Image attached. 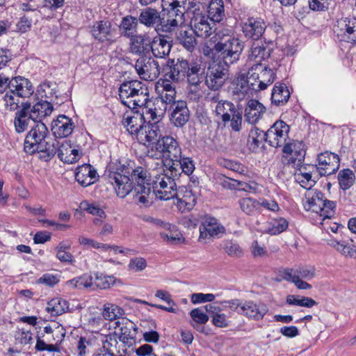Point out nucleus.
<instances>
[{"instance_id": "43", "label": "nucleus", "mask_w": 356, "mask_h": 356, "mask_svg": "<svg viewBox=\"0 0 356 356\" xmlns=\"http://www.w3.org/2000/svg\"><path fill=\"white\" fill-rule=\"evenodd\" d=\"M42 145L37 146V152L38 158L44 161H48L51 159L57 152V147L58 142L45 140L41 143Z\"/></svg>"}, {"instance_id": "57", "label": "nucleus", "mask_w": 356, "mask_h": 356, "mask_svg": "<svg viewBox=\"0 0 356 356\" xmlns=\"http://www.w3.org/2000/svg\"><path fill=\"white\" fill-rule=\"evenodd\" d=\"M238 203L241 211L249 216L254 215L259 209V201L252 197L241 198Z\"/></svg>"}, {"instance_id": "18", "label": "nucleus", "mask_w": 356, "mask_h": 356, "mask_svg": "<svg viewBox=\"0 0 356 356\" xmlns=\"http://www.w3.org/2000/svg\"><path fill=\"white\" fill-rule=\"evenodd\" d=\"M267 306L261 302L257 303L253 300H245L241 305V309L238 314L254 321L261 320L268 312Z\"/></svg>"}, {"instance_id": "52", "label": "nucleus", "mask_w": 356, "mask_h": 356, "mask_svg": "<svg viewBox=\"0 0 356 356\" xmlns=\"http://www.w3.org/2000/svg\"><path fill=\"white\" fill-rule=\"evenodd\" d=\"M68 308L67 301L60 298H56L48 302L47 310L51 312L52 315L58 316L65 313Z\"/></svg>"}, {"instance_id": "61", "label": "nucleus", "mask_w": 356, "mask_h": 356, "mask_svg": "<svg viewBox=\"0 0 356 356\" xmlns=\"http://www.w3.org/2000/svg\"><path fill=\"white\" fill-rule=\"evenodd\" d=\"M115 282V278L113 276H108L102 273H96L93 284L101 289H106L113 286Z\"/></svg>"}, {"instance_id": "38", "label": "nucleus", "mask_w": 356, "mask_h": 356, "mask_svg": "<svg viewBox=\"0 0 356 356\" xmlns=\"http://www.w3.org/2000/svg\"><path fill=\"white\" fill-rule=\"evenodd\" d=\"M32 120L30 113L29 112V106H24L22 104V108L15 113L14 125L16 132L20 134L25 131Z\"/></svg>"}, {"instance_id": "31", "label": "nucleus", "mask_w": 356, "mask_h": 356, "mask_svg": "<svg viewBox=\"0 0 356 356\" xmlns=\"http://www.w3.org/2000/svg\"><path fill=\"white\" fill-rule=\"evenodd\" d=\"M266 112L265 106L259 101L250 99L245 108V118L250 124L257 123Z\"/></svg>"}, {"instance_id": "21", "label": "nucleus", "mask_w": 356, "mask_h": 356, "mask_svg": "<svg viewBox=\"0 0 356 356\" xmlns=\"http://www.w3.org/2000/svg\"><path fill=\"white\" fill-rule=\"evenodd\" d=\"M230 91L233 98L236 100H242L246 97L253 95V91L245 80V74L242 73L238 74L231 83Z\"/></svg>"}, {"instance_id": "62", "label": "nucleus", "mask_w": 356, "mask_h": 356, "mask_svg": "<svg viewBox=\"0 0 356 356\" xmlns=\"http://www.w3.org/2000/svg\"><path fill=\"white\" fill-rule=\"evenodd\" d=\"M225 252L232 257H241L243 254L242 248L236 241H225L222 246Z\"/></svg>"}, {"instance_id": "19", "label": "nucleus", "mask_w": 356, "mask_h": 356, "mask_svg": "<svg viewBox=\"0 0 356 356\" xmlns=\"http://www.w3.org/2000/svg\"><path fill=\"white\" fill-rule=\"evenodd\" d=\"M193 16L191 20V29L198 37L207 38L211 35V27L209 23V17L203 15L200 10H193Z\"/></svg>"}, {"instance_id": "50", "label": "nucleus", "mask_w": 356, "mask_h": 356, "mask_svg": "<svg viewBox=\"0 0 356 356\" xmlns=\"http://www.w3.org/2000/svg\"><path fill=\"white\" fill-rule=\"evenodd\" d=\"M225 9L222 0H211L208 6L207 17L213 22H219L224 18Z\"/></svg>"}, {"instance_id": "22", "label": "nucleus", "mask_w": 356, "mask_h": 356, "mask_svg": "<svg viewBox=\"0 0 356 356\" xmlns=\"http://www.w3.org/2000/svg\"><path fill=\"white\" fill-rule=\"evenodd\" d=\"M161 131L155 124L145 123L136 136L138 141L140 143L155 145L157 140L161 139Z\"/></svg>"}, {"instance_id": "53", "label": "nucleus", "mask_w": 356, "mask_h": 356, "mask_svg": "<svg viewBox=\"0 0 356 356\" xmlns=\"http://www.w3.org/2000/svg\"><path fill=\"white\" fill-rule=\"evenodd\" d=\"M306 197V201L304 203V207L306 210H311L313 212L318 213L321 205L323 204V194L321 192H316L310 197L309 193Z\"/></svg>"}, {"instance_id": "46", "label": "nucleus", "mask_w": 356, "mask_h": 356, "mask_svg": "<svg viewBox=\"0 0 356 356\" xmlns=\"http://www.w3.org/2000/svg\"><path fill=\"white\" fill-rule=\"evenodd\" d=\"M290 97V92L285 84L276 83L271 94L272 103L276 106L286 104Z\"/></svg>"}, {"instance_id": "17", "label": "nucleus", "mask_w": 356, "mask_h": 356, "mask_svg": "<svg viewBox=\"0 0 356 356\" xmlns=\"http://www.w3.org/2000/svg\"><path fill=\"white\" fill-rule=\"evenodd\" d=\"M170 122L177 127H184L189 120L190 111L185 101L179 100L171 104Z\"/></svg>"}, {"instance_id": "56", "label": "nucleus", "mask_w": 356, "mask_h": 356, "mask_svg": "<svg viewBox=\"0 0 356 356\" xmlns=\"http://www.w3.org/2000/svg\"><path fill=\"white\" fill-rule=\"evenodd\" d=\"M355 176L350 169L341 170L338 174L339 186L343 191L349 189L355 183Z\"/></svg>"}, {"instance_id": "23", "label": "nucleus", "mask_w": 356, "mask_h": 356, "mask_svg": "<svg viewBox=\"0 0 356 356\" xmlns=\"http://www.w3.org/2000/svg\"><path fill=\"white\" fill-rule=\"evenodd\" d=\"M74 128L72 120L68 117L60 115L51 123V131L56 137L65 138L70 135Z\"/></svg>"}, {"instance_id": "3", "label": "nucleus", "mask_w": 356, "mask_h": 356, "mask_svg": "<svg viewBox=\"0 0 356 356\" xmlns=\"http://www.w3.org/2000/svg\"><path fill=\"white\" fill-rule=\"evenodd\" d=\"M216 38V47L222 63L230 65L239 60L244 44L241 40L232 34L230 30L217 31Z\"/></svg>"}, {"instance_id": "16", "label": "nucleus", "mask_w": 356, "mask_h": 356, "mask_svg": "<svg viewBox=\"0 0 356 356\" xmlns=\"http://www.w3.org/2000/svg\"><path fill=\"white\" fill-rule=\"evenodd\" d=\"M283 152L286 155L288 164L299 166L305 159V144L301 141H293L284 145Z\"/></svg>"}, {"instance_id": "5", "label": "nucleus", "mask_w": 356, "mask_h": 356, "mask_svg": "<svg viewBox=\"0 0 356 356\" xmlns=\"http://www.w3.org/2000/svg\"><path fill=\"white\" fill-rule=\"evenodd\" d=\"M147 156L152 159L165 158L172 163L181 158V147L175 138L170 136L162 137L157 140L155 145L152 146L147 152Z\"/></svg>"}, {"instance_id": "11", "label": "nucleus", "mask_w": 356, "mask_h": 356, "mask_svg": "<svg viewBox=\"0 0 356 356\" xmlns=\"http://www.w3.org/2000/svg\"><path fill=\"white\" fill-rule=\"evenodd\" d=\"M334 31L339 40L356 43V17H349L337 20Z\"/></svg>"}, {"instance_id": "13", "label": "nucleus", "mask_w": 356, "mask_h": 356, "mask_svg": "<svg viewBox=\"0 0 356 356\" xmlns=\"http://www.w3.org/2000/svg\"><path fill=\"white\" fill-rule=\"evenodd\" d=\"M318 170L321 176H327L336 172L339 168V157L337 154L325 152L318 156Z\"/></svg>"}, {"instance_id": "30", "label": "nucleus", "mask_w": 356, "mask_h": 356, "mask_svg": "<svg viewBox=\"0 0 356 356\" xmlns=\"http://www.w3.org/2000/svg\"><path fill=\"white\" fill-rule=\"evenodd\" d=\"M175 197L177 200V207L183 211H190L196 203L195 195L186 186H179Z\"/></svg>"}, {"instance_id": "12", "label": "nucleus", "mask_w": 356, "mask_h": 356, "mask_svg": "<svg viewBox=\"0 0 356 356\" xmlns=\"http://www.w3.org/2000/svg\"><path fill=\"white\" fill-rule=\"evenodd\" d=\"M289 127L282 120L276 121L273 125L265 132L266 141L273 147H279L286 144L288 138Z\"/></svg>"}, {"instance_id": "2", "label": "nucleus", "mask_w": 356, "mask_h": 356, "mask_svg": "<svg viewBox=\"0 0 356 356\" xmlns=\"http://www.w3.org/2000/svg\"><path fill=\"white\" fill-rule=\"evenodd\" d=\"M131 170V166L126 160H117L108 166V181L113 186L117 196L120 198H124L132 191Z\"/></svg>"}, {"instance_id": "6", "label": "nucleus", "mask_w": 356, "mask_h": 356, "mask_svg": "<svg viewBox=\"0 0 356 356\" xmlns=\"http://www.w3.org/2000/svg\"><path fill=\"white\" fill-rule=\"evenodd\" d=\"M175 178L168 174L155 176L152 181L151 192L160 200H168L175 197L177 191Z\"/></svg>"}, {"instance_id": "37", "label": "nucleus", "mask_w": 356, "mask_h": 356, "mask_svg": "<svg viewBox=\"0 0 356 356\" xmlns=\"http://www.w3.org/2000/svg\"><path fill=\"white\" fill-rule=\"evenodd\" d=\"M144 114L136 113L134 115L127 116L123 120V124L127 130L131 135H138L142 127L146 123L145 121Z\"/></svg>"}, {"instance_id": "29", "label": "nucleus", "mask_w": 356, "mask_h": 356, "mask_svg": "<svg viewBox=\"0 0 356 356\" xmlns=\"http://www.w3.org/2000/svg\"><path fill=\"white\" fill-rule=\"evenodd\" d=\"M129 40V51L130 53L142 56L149 51L151 41L146 34H136Z\"/></svg>"}, {"instance_id": "34", "label": "nucleus", "mask_w": 356, "mask_h": 356, "mask_svg": "<svg viewBox=\"0 0 356 356\" xmlns=\"http://www.w3.org/2000/svg\"><path fill=\"white\" fill-rule=\"evenodd\" d=\"M195 170V165L193 161L189 158H179L175 161L170 166L169 172L171 176L177 177L180 175V170L187 175H190Z\"/></svg>"}, {"instance_id": "47", "label": "nucleus", "mask_w": 356, "mask_h": 356, "mask_svg": "<svg viewBox=\"0 0 356 356\" xmlns=\"http://www.w3.org/2000/svg\"><path fill=\"white\" fill-rule=\"evenodd\" d=\"M236 110H238V105L235 106L232 102L226 100H221L215 108L216 114L221 116L225 123L229 122L231 115L235 113Z\"/></svg>"}, {"instance_id": "7", "label": "nucleus", "mask_w": 356, "mask_h": 356, "mask_svg": "<svg viewBox=\"0 0 356 356\" xmlns=\"http://www.w3.org/2000/svg\"><path fill=\"white\" fill-rule=\"evenodd\" d=\"M229 66L221 61L210 64L205 76L209 88L216 91L222 87L229 78Z\"/></svg>"}, {"instance_id": "1", "label": "nucleus", "mask_w": 356, "mask_h": 356, "mask_svg": "<svg viewBox=\"0 0 356 356\" xmlns=\"http://www.w3.org/2000/svg\"><path fill=\"white\" fill-rule=\"evenodd\" d=\"M119 96L121 102L129 108H142L149 120L159 122L165 113L167 104L159 99L149 100L148 88L138 80L125 81L120 85Z\"/></svg>"}, {"instance_id": "36", "label": "nucleus", "mask_w": 356, "mask_h": 356, "mask_svg": "<svg viewBox=\"0 0 356 356\" xmlns=\"http://www.w3.org/2000/svg\"><path fill=\"white\" fill-rule=\"evenodd\" d=\"M170 10L175 11L180 15H183L188 12L193 13V10L199 11L201 8H204L200 2L188 1V0H172L170 3Z\"/></svg>"}, {"instance_id": "49", "label": "nucleus", "mask_w": 356, "mask_h": 356, "mask_svg": "<svg viewBox=\"0 0 356 356\" xmlns=\"http://www.w3.org/2000/svg\"><path fill=\"white\" fill-rule=\"evenodd\" d=\"M288 226L289 223L285 218H273L266 222L264 232L270 235H277L285 231Z\"/></svg>"}, {"instance_id": "54", "label": "nucleus", "mask_w": 356, "mask_h": 356, "mask_svg": "<svg viewBox=\"0 0 356 356\" xmlns=\"http://www.w3.org/2000/svg\"><path fill=\"white\" fill-rule=\"evenodd\" d=\"M66 284L72 289H83L93 285V279L90 275L83 274L81 276L68 280Z\"/></svg>"}, {"instance_id": "8", "label": "nucleus", "mask_w": 356, "mask_h": 356, "mask_svg": "<svg viewBox=\"0 0 356 356\" xmlns=\"http://www.w3.org/2000/svg\"><path fill=\"white\" fill-rule=\"evenodd\" d=\"M49 131L42 122L34 123L26 134L24 142V151L28 154H33L37 152V146L48 138Z\"/></svg>"}, {"instance_id": "51", "label": "nucleus", "mask_w": 356, "mask_h": 356, "mask_svg": "<svg viewBox=\"0 0 356 356\" xmlns=\"http://www.w3.org/2000/svg\"><path fill=\"white\" fill-rule=\"evenodd\" d=\"M292 273L291 270H282L280 271L279 276L281 277V280L293 283L298 289L306 290L312 289L311 284L302 279H298V277H296L293 274L292 275Z\"/></svg>"}, {"instance_id": "63", "label": "nucleus", "mask_w": 356, "mask_h": 356, "mask_svg": "<svg viewBox=\"0 0 356 356\" xmlns=\"http://www.w3.org/2000/svg\"><path fill=\"white\" fill-rule=\"evenodd\" d=\"M259 79L258 72H256L255 67H252L247 74H245V80L253 92L261 90V88L259 87Z\"/></svg>"}, {"instance_id": "27", "label": "nucleus", "mask_w": 356, "mask_h": 356, "mask_svg": "<svg viewBox=\"0 0 356 356\" xmlns=\"http://www.w3.org/2000/svg\"><path fill=\"white\" fill-rule=\"evenodd\" d=\"M171 48L172 41L164 35L155 37L150 44L151 51L156 58H165L169 55Z\"/></svg>"}, {"instance_id": "15", "label": "nucleus", "mask_w": 356, "mask_h": 356, "mask_svg": "<svg viewBox=\"0 0 356 356\" xmlns=\"http://www.w3.org/2000/svg\"><path fill=\"white\" fill-rule=\"evenodd\" d=\"M241 27L246 38L257 40L264 34L266 25L260 17H249L242 22Z\"/></svg>"}, {"instance_id": "59", "label": "nucleus", "mask_w": 356, "mask_h": 356, "mask_svg": "<svg viewBox=\"0 0 356 356\" xmlns=\"http://www.w3.org/2000/svg\"><path fill=\"white\" fill-rule=\"evenodd\" d=\"M330 244L345 257L350 258L356 257V247L353 245H348L344 241L339 242L337 241H331Z\"/></svg>"}, {"instance_id": "45", "label": "nucleus", "mask_w": 356, "mask_h": 356, "mask_svg": "<svg viewBox=\"0 0 356 356\" xmlns=\"http://www.w3.org/2000/svg\"><path fill=\"white\" fill-rule=\"evenodd\" d=\"M255 70L258 72L259 84L261 87V90H265L267 87L271 85L275 80V74L271 69L266 67H263L261 64H257Z\"/></svg>"}, {"instance_id": "48", "label": "nucleus", "mask_w": 356, "mask_h": 356, "mask_svg": "<svg viewBox=\"0 0 356 356\" xmlns=\"http://www.w3.org/2000/svg\"><path fill=\"white\" fill-rule=\"evenodd\" d=\"M102 315L105 320L112 321L123 316L124 311L121 307L114 303L106 302L103 305Z\"/></svg>"}, {"instance_id": "55", "label": "nucleus", "mask_w": 356, "mask_h": 356, "mask_svg": "<svg viewBox=\"0 0 356 356\" xmlns=\"http://www.w3.org/2000/svg\"><path fill=\"white\" fill-rule=\"evenodd\" d=\"M268 52L262 44L259 42H254L251 46L250 51L248 54V58L260 64L259 63L265 58L268 57Z\"/></svg>"}, {"instance_id": "33", "label": "nucleus", "mask_w": 356, "mask_h": 356, "mask_svg": "<svg viewBox=\"0 0 356 356\" xmlns=\"http://www.w3.org/2000/svg\"><path fill=\"white\" fill-rule=\"evenodd\" d=\"M56 153L60 161L66 163H75L80 158L79 150L73 148L71 143L67 140L61 144L58 143Z\"/></svg>"}, {"instance_id": "40", "label": "nucleus", "mask_w": 356, "mask_h": 356, "mask_svg": "<svg viewBox=\"0 0 356 356\" xmlns=\"http://www.w3.org/2000/svg\"><path fill=\"white\" fill-rule=\"evenodd\" d=\"M188 69H186V78L189 84L192 86L199 85L203 80L204 70L201 65L196 62L189 63L188 61Z\"/></svg>"}, {"instance_id": "32", "label": "nucleus", "mask_w": 356, "mask_h": 356, "mask_svg": "<svg viewBox=\"0 0 356 356\" xmlns=\"http://www.w3.org/2000/svg\"><path fill=\"white\" fill-rule=\"evenodd\" d=\"M184 16L175 11L169 10L166 20L162 18V22L157 28L156 32L170 33L175 31L179 26L184 23Z\"/></svg>"}, {"instance_id": "41", "label": "nucleus", "mask_w": 356, "mask_h": 356, "mask_svg": "<svg viewBox=\"0 0 356 356\" xmlns=\"http://www.w3.org/2000/svg\"><path fill=\"white\" fill-rule=\"evenodd\" d=\"M195 32L191 29L181 27L177 33V40L188 51H193L197 44V40L194 35Z\"/></svg>"}, {"instance_id": "9", "label": "nucleus", "mask_w": 356, "mask_h": 356, "mask_svg": "<svg viewBox=\"0 0 356 356\" xmlns=\"http://www.w3.org/2000/svg\"><path fill=\"white\" fill-rule=\"evenodd\" d=\"M135 69L140 78L145 81L155 80L161 73L158 61L145 56H142L136 60Z\"/></svg>"}, {"instance_id": "28", "label": "nucleus", "mask_w": 356, "mask_h": 356, "mask_svg": "<svg viewBox=\"0 0 356 356\" xmlns=\"http://www.w3.org/2000/svg\"><path fill=\"white\" fill-rule=\"evenodd\" d=\"M10 90L22 98L30 97L34 92L31 81L22 76H16L11 79Z\"/></svg>"}, {"instance_id": "20", "label": "nucleus", "mask_w": 356, "mask_h": 356, "mask_svg": "<svg viewBox=\"0 0 356 356\" xmlns=\"http://www.w3.org/2000/svg\"><path fill=\"white\" fill-rule=\"evenodd\" d=\"M200 238H209L225 232V227L214 218H206L199 227Z\"/></svg>"}, {"instance_id": "35", "label": "nucleus", "mask_w": 356, "mask_h": 356, "mask_svg": "<svg viewBox=\"0 0 356 356\" xmlns=\"http://www.w3.org/2000/svg\"><path fill=\"white\" fill-rule=\"evenodd\" d=\"M222 308L216 305H206V311L211 314L212 323L218 327H227L230 324V321L225 314L222 313Z\"/></svg>"}, {"instance_id": "4", "label": "nucleus", "mask_w": 356, "mask_h": 356, "mask_svg": "<svg viewBox=\"0 0 356 356\" xmlns=\"http://www.w3.org/2000/svg\"><path fill=\"white\" fill-rule=\"evenodd\" d=\"M130 176L132 179V191L135 203L140 207H148L151 204V175L143 167L131 168Z\"/></svg>"}, {"instance_id": "64", "label": "nucleus", "mask_w": 356, "mask_h": 356, "mask_svg": "<svg viewBox=\"0 0 356 356\" xmlns=\"http://www.w3.org/2000/svg\"><path fill=\"white\" fill-rule=\"evenodd\" d=\"M336 204L333 201L323 199V204L321 205L319 210L320 216L323 217V219L331 218L334 214V209Z\"/></svg>"}, {"instance_id": "25", "label": "nucleus", "mask_w": 356, "mask_h": 356, "mask_svg": "<svg viewBox=\"0 0 356 356\" xmlns=\"http://www.w3.org/2000/svg\"><path fill=\"white\" fill-rule=\"evenodd\" d=\"M98 175L96 170L90 164H83L79 166L75 174V179L78 183L86 187L94 184Z\"/></svg>"}, {"instance_id": "24", "label": "nucleus", "mask_w": 356, "mask_h": 356, "mask_svg": "<svg viewBox=\"0 0 356 356\" xmlns=\"http://www.w3.org/2000/svg\"><path fill=\"white\" fill-rule=\"evenodd\" d=\"M138 20L141 24L147 28H152L156 31L162 22L160 12L151 7L141 10Z\"/></svg>"}, {"instance_id": "42", "label": "nucleus", "mask_w": 356, "mask_h": 356, "mask_svg": "<svg viewBox=\"0 0 356 356\" xmlns=\"http://www.w3.org/2000/svg\"><path fill=\"white\" fill-rule=\"evenodd\" d=\"M102 347L97 349L93 356H117L114 353L118 343L116 335H106L102 340Z\"/></svg>"}, {"instance_id": "14", "label": "nucleus", "mask_w": 356, "mask_h": 356, "mask_svg": "<svg viewBox=\"0 0 356 356\" xmlns=\"http://www.w3.org/2000/svg\"><path fill=\"white\" fill-rule=\"evenodd\" d=\"M90 32L95 40L110 43L115 41V29L108 21L101 20L94 23Z\"/></svg>"}, {"instance_id": "58", "label": "nucleus", "mask_w": 356, "mask_h": 356, "mask_svg": "<svg viewBox=\"0 0 356 356\" xmlns=\"http://www.w3.org/2000/svg\"><path fill=\"white\" fill-rule=\"evenodd\" d=\"M37 93L41 97H45L51 100L54 97L56 98L58 97L56 84L49 81H45L40 84L38 88Z\"/></svg>"}, {"instance_id": "26", "label": "nucleus", "mask_w": 356, "mask_h": 356, "mask_svg": "<svg viewBox=\"0 0 356 356\" xmlns=\"http://www.w3.org/2000/svg\"><path fill=\"white\" fill-rule=\"evenodd\" d=\"M23 104L24 106H29V112L34 123H37L39 121L42 122V119L50 115L54 110L52 104L47 101L39 102L32 107L30 103Z\"/></svg>"}, {"instance_id": "10", "label": "nucleus", "mask_w": 356, "mask_h": 356, "mask_svg": "<svg viewBox=\"0 0 356 356\" xmlns=\"http://www.w3.org/2000/svg\"><path fill=\"white\" fill-rule=\"evenodd\" d=\"M186 69H188L186 60L175 62L174 59H168L162 68L163 79L175 83L183 81L186 78Z\"/></svg>"}, {"instance_id": "60", "label": "nucleus", "mask_w": 356, "mask_h": 356, "mask_svg": "<svg viewBox=\"0 0 356 356\" xmlns=\"http://www.w3.org/2000/svg\"><path fill=\"white\" fill-rule=\"evenodd\" d=\"M284 270H291L293 275L298 277V279L311 280L316 276V270L314 267L309 266H298L296 268H284ZM293 275V273H291Z\"/></svg>"}, {"instance_id": "39", "label": "nucleus", "mask_w": 356, "mask_h": 356, "mask_svg": "<svg viewBox=\"0 0 356 356\" xmlns=\"http://www.w3.org/2000/svg\"><path fill=\"white\" fill-rule=\"evenodd\" d=\"M138 22L137 18L130 15L123 17L119 26L120 34L127 38L138 34Z\"/></svg>"}, {"instance_id": "44", "label": "nucleus", "mask_w": 356, "mask_h": 356, "mask_svg": "<svg viewBox=\"0 0 356 356\" xmlns=\"http://www.w3.org/2000/svg\"><path fill=\"white\" fill-rule=\"evenodd\" d=\"M158 84L160 85L161 88H162L159 92V99L168 104H172L177 102L175 101V86L172 84V82L168 81L167 80L161 79L158 81Z\"/></svg>"}]
</instances>
